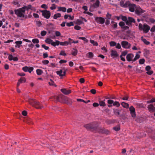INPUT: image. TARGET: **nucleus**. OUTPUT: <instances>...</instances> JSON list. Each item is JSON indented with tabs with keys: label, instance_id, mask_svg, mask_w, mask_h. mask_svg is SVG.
<instances>
[{
	"label": "nucleus",
	"instance_id": "obj_39",
	"mask_svg": "<svg viewBox=\"0 0 155 155\" xmlns=\"http://www.w3.org/2000/svg\"><path fill=\"white\" fill-rule=\"evenodd\" d=\"M110 45L111 46H114L116 45V43L114 41H112L110 42Z\"/></svg>",
	"mask_w": 155,
	"mask_h": 155
},
{
	"label": "nucleus",
	"instance_id": "obj_61",
	"mask_svg": "<svg viewBox=\"0 0 155 155\" xmlns=\"http://www.w3.org/2000/svg\"><path fill=\"white\" fill-rule=\"evenodd\" d=\"M153 71H151L150 70L147 71V73L149 75H150L152 74H153Z\"/></svg>",
	"mask_w": 155,
	"mask_h": 155
},
{
	"label": "nucleus",
	"instance_id": "obj_48",
	"mask_svg": "<svg viewBox=\"0 0 155 155\" xmlns=\"http://www.w3.org/2000/svg\"><path fill=\"white\" fill-rule=\"evenodd\" d=\"M79 38L84 41L86 42H88V41L87 39L84 37H79Z\"/></svg>",
	"mask_w": 155,
	"mask_h": 155
},
{
	"label": "nucleus",
	"instance_id": "obj_6",
	"mask_svg": "<svg viewBox=\"0 0 155 155\" xmlns=\"http://www.w3.org/2000/svg\"><path fill=\"white\" fill-rule=\"evenodd\" d=\"M84 127L87 129L90 130L92 129H94L96 127L94 126L93 123H91L87 124L84 125Z\"/></svg>",
	"mask_w": 155,
	"mask_h": 155
},
{
	"label": "nucleus",
	"instance_id": "obj_27",
	"mask_svg": "<svg viewBox=\"0 0 155 155\" xmlns=\"http://www.w3.org/2000/svg\"><path fill=\"white\" fill-rule=\"evenodd\" d=\"M59 44L62 46H67L69 44V42L67 41L61 42H60Z\"/></svg>",
	"mask_w": 155,
	"mask_h": 155
},
{
	"label": "nucleus",
	"instance_id": "obj_12",
	"mask_svg": "<svg viewBox=\"0 0 155 155\" xmlns=\"http://www.w3.org/2000/svg\"><path fill=\"white\" fill-rule=\"evenodd\" d=\"M130 2H127L125 3L123 1H121L120 2V5L122 7L124 8H126L129 5Z\"/></svg>",
	"mask_w": 155,
	"mask_h": 155
},
{
	"label": "nucleus",
	"instance_id": "obj_36",
	"mask_svg": "<svg viewBox=\"0 0 155 155\" xmlns=\"http://www.w3.org/2000/svg\"><path fill=\"white\" fill-rule=\"evenodd\" d=\"M82 23L83 22L81 21L79 19L75 21V24H77L79 25H81Z\"/></svg>",
	"mask_w": 155,
	"mask_h": 155
},
{
	"label": "nucleus",
	"instance_id": "obj_63",
	"mask_svg": "<svg viewBox=\"0 0 155 155\" xmlns=\"http://www.w3.org/2000/svg\"><path fill=\"white\" fill-rule=\"evenodd\" d=\"M13 58V56L12 55H9L8 57V59L10 61L12 60Z\"/></svg>",
	"mask_w": 155,
	"mask_h": 155
},
{
	"label": "nucleus",
	"instance_id": "obj_33",
	"mask_svg": "<svg viewBox=\"0 0 155 155\" xmlns=\"http://www.w3.org/2000/svg\"><path fill=\"white\" fill-rule=\"evenodd\" d=\"M63 100H64L63 101L64 103L68 104V101L70 100V99L67 97H64L63 98Z\"/></svg>",
	"mask_w": 155,
	"mask_h": 155
},
{
	"label": "nucleus",
	"instance_id": "obj_23",
	"mask_svg": "<svg viewBox=\"0 0 155 155\" xmlns=\"http://www.w3.org/2000/svg\"><path fill=\"white\" fill-rule=\"evenodd\" d=\"M59 44L60 41L58 40H56L55 42L53 41L51 45L54 47H55L56 46L58 45H59Z\"/></svg>",
	"mask_w": 155,
	"mask_h": 155
},
{
	"label": "nucleus",
	"instance_id": "obj_16",
	"mask_svg": "<svg viewBox=\"0 0 155 155\" xmlns=\"http://www.w3.org/2000/svg\"><path fill=\"white\" fill-rule=\"evenodd\" d=\"M37 101L35 100H34L31 98H30L29 97H28V102L31 105H32L33 106H34L35 102H36Z\"/></svg>",
	"mask_w": 155,
	"mask_h": 155
},
{
	"label": "nucleus",
	"instance_id": "obj_49",
	"mask_svg": "<svg viewBox=\"0 0 155 155\" xmlns=\"http://www.w3.org/2000/svg\"><path fill=\"white\" fill-rule=\"evenodd\" d=\"M119 25L122 27H123L125 25V23L124 22L121 21L119 23Z\"/></svg>",
	"mask_w": 155,
	"mask_h": 155
},
{
	"label": "nucleus",
	"instance_id": "obj_17",
	"mask_svg": "<svg viewBox=\"0 0 155 155\" xmlns=\"http://www.w3.org/2000/svg\"><path fill=\"white\" fill-rule=\"evenodd\" d=\"M110 55L113 57H116L118 55L117 51L114 50L111 51Z\"/></svg>",
	"mask_w": 155,
	"mask_h": 155
},
{
	"label": "nucleus",
	"instance_id": "obj_35",
	"mask_svg": "<svg viewBox=\"0 0 155 155\" xmlns=\"http://www.w3.org/2000/svg\"><path fill=\"white\" fill-rule=\"evenodd\" d=\"M140 57V55L138 54H136L134 58L133 59V61H134L137 60V59H139Z\"/></svg>",
	"mask_w": 155,
	"mask_h": 155
},
{
	"label": "nucleus",
	"instance_id": "obj_20",
	"mask_svg": "<svg viewBox=\"0 0 155 155\" xmlns=\"http://www.w3.org/2000/svg\"><path fill=\"white\" fill-rule=\"evenodd\" d=\"M57 11L58 12L62 11L64 12L66 11V8L65 7H58Z\"/></svg>",
	"mask_w": 155,
	"mask_h": 155
},
{
	"label": "nucleus",
	"instance_id": "obj_58",
	"mask_svg": "<svg viewBox=\"0 0 155 155\" xmlns=\"http://www.w3.org/2000/svg\"><path fill=\"white\" fill-rule=\"evenodd\" d=\"M150 31L152 32L155 31V25H153L152 27L150 29Z\"/></svg>",
	"mask_w": 155,
	"mask_h": 155
},
{
	"label": "nucleus",
	"instance_id": "obj_38",
	"mask_svg": "<svg viewBox=\"0 0 155 155\" xmlns=\"http://www.w3.org/2000/svg\"><path fill=\"white\" fill-rule=\"evenodd\" d=\"M32 41L34 44L38 43L39 42V40L37 38H34L33 39Z\"/></svg>",
	"mask_w": 155,
	"mask_h": 155
},
{
	"label": "nucleus",
	"instance_id": "obj_1",
	"mask_svg": "<svg viewBox=\"0 0 155 155\" xmlns=\"http://www.w3.org/2000/svg\"><path fill=\"white\" fill-rule=\"evenodd\" d=\"M138 28L140 31H143V33H147L150 29V27L149 26L146 24H144L143 25L141 23L139 24Z\"/></svg>",
	"mask_w": 155,
	"mask_h": 155
},
{
	"label": "nucleus",
	"instance_id": "obj_45",
	"mask_svg": "<svg viewBox=\"0 0 155 155\" xmlns=\"http://www.w3.org/2000/svg\"><path fill=\"white\" fill-rule=\"evenodd\" d=\"M145 60L144 59H140L139 61V63L140 64H143L144 63Z\"/></svg>",
	"mask_w": 155,
	"mask_h": 155
},
{
	"label": "nucleus",
	"instance_id": "obj_3",
	"mask_svg": "<svg viewBox=\"0 0 155 155\" xmlns=\"http://www.w3.org/2000/svg\"><path fill=\"white\" fill-rule=\"evenodd\" d=\"M42 13V15L44 18L46 19H48L51 16V12L49 11L46 10H42L41 11Z\"/></svg>",
	"mask_w": 155,
	"mask_h": 155
},
{
	"label": "nucleus",
	"instance_id": "obj_2",
	"mask_svg": "<svg viewBox=\"0 0 155 155\" xmlns=\"http://www.w3.org/2000/svg\"><path fill=\"white\" fill-rule=\"evenodd\" d=\"M14 11L15 13L17 15L18 17L22 18L24 17L25 11L24 8L23 7L15 9Z\"/></svg>",
	"mask_w": 155,
	"mask_h": 155
},
{
	"label": "nucleus",
	"instance_id": "obj_31",
	"mask_svg": "<svg viewBox=\"0 0 155 155\" xmlns=\"http://www.w3.org/2000/svg\"><path fill=\"white\" fill-rule=\"evenodd\" d=\"M23 7L24 8L25 11L26 9L28 10L29 9H32V6L31 5H29L27 6H25Z\"/></svg>",
	"mask_w": 155,
	"mask_h": 155
},
{
	"label": "nucleus",
	"instance_id": "obj_24",
	"mask_svg": "<svg viewBox=\"0 0 155 155\" xmlns=\"http://www.w3.org/2000/svg\"><path fill=\"white\" fill-rule=\"evenodd\" d=\"M53 41L52 40L49 38H47L45 40V42L46 43L49 44H51V45L52 44Z\"/></svg>",
	"mask_w": 155,
	"mask_h": 155
},
{
	"label": "nucleus",
	"instance_id": "obj_7",
	"mask_svg": "<svg viewBox=\"0 0 155 155\" xmlns=\"http://www.w3.org/2000/svg\"><path fill=\"white\" fill-rule=\"evenodd\" d=\"M129 8V10L132 12H134L135 11V9L136 8L137 6L136 5L133 4H130L129 3V5L128 6Z\"/></svg>",
	"mask_w": 155,
	"mask_h": 155
},
{
	"label": "nucleus",
	"instance_id": "obj_14",
	"mask_svg": "<svg viewBox=\"0 0 155 155\" xmlns=\"http://www.w3.org/2000/svg\"><path fill=\"white\" fill-rule=\"evenodd\" d=\"M134 19L131 17H129L127 18V21L126 22V24L127 25L130 24L131 22H135Z\"/></svg>",
	"mask_w": 155,
	"mask_h": 155
},
{
	"label": "nucleus",
	"instance_id": "obj_19",
	"mask_svg": "<svg viewBox=\"0 0 155 155\" xmlns=\"http://www.w3.org/2000/svg\"><path fill=\"white\" fill-rule=\"evenodd\" d=\"M147 107L150 111L153 112L155 110V107L152 104L148 105Z\"/></svg>",
	"mask_w": 155,
	"mask_h": 155
},
{
	"label": "nucleus",
	"instance_id": "obj_62",
	"mask_svg": "<svg viewBox=\"0 0 155 155\" xmlns=\"http://www.w3.org/2000/svg\"><path fill=\"white\" fill-rule=\"evenodd\" d=\"M42 47L45 50H48L49 48V47H48L45 46V45H42Z\"/></svg>",
	"mask_w": 155,
	"mask_h": 155
},
{
	"label": "nucleus",
	"instance_id": "obj_54",
	"mask_svg": "<svg viewBox=\"0 0 155 155\" xmlns=\"http://www.w3.org/2000/svg\"><path fill=\"white\" fill-rule=\"evenodd\" d=\"M122 20L126 22L127 21V18L125 16H123L122 17Z\"/></svg>",
	"mask_w": 155,
	"mask_h": 155
},
{
	"label": "nucleus",
	"instance_id": "obj_26",
	"mask_svg": "<svg viewBox=\"0 0 155 155\" xmlns=\"http://www.w3.org/2000/svg\"><path fill=\"white\" fill-rule=\"evenodd\" d=\"M121 105H122V106L125 108H127L129 107V104L127 103H125V102H122L121 104Z\"/></svg>",
	"mask_w": 155,
	"mask_h": 155
},
{
	"label": "nucleus",
	"instance_id": "obj_52",
	"mask_svg": "<svg viewBox=\"0 0 155 155\" xmlns=\"http://www.w3.org/2000/svg\"><path fill=\"white\" fill-rule=\"evenodd\" d=\"M114 129L116 131H118L120 130L119 126L115 127H114Z\"/></svg>",
	"mask_w": 155,
	"mask_h": 155
},
{
	"label": "nucleus",
	"instance_id": "obj_50",
	"mask_svg": "<svg viewBox=\"0 0 155 155\" xmlns=\"http://www.w3.org/2000/svg\"><path fill=\"white\" fill-rule=\"evenodd\" d=\"M55 35L56 36H59L61 35V33L60 32L56 31H55Z\"/></svg>",
	"mask_w": 155,
	"mask_h": 155
},
{
	"label": "nucleus",
	"instance_id": "obj_59",
	"mask_svg": "<svg viewBox=\"0 0 155 155\" xmlns=\"http://www.w3.org/2000/svg\"><path fill=\"white\" fill-rule=\"evenodd\" d=\"M60 55H61L65 56L66 55V54L64 51H62L60 53Z\"/></svg>",
	"mask_w": 155,
	"mask_h": 155
},
{
	"label": "nucleus",
	"instance_id": "obj_18",
	"mask_svg": "<svg viewBox=\"0 0 155 155\" xmlns=\"http://www.w3.org/2000/svg\"><path fill=\"white\" fill-rule=\"evenodd\" d=\"M61 91L63 93L66 95L68 94L71 93L70 90H67L65 89H61Z\"/></svg>",
	"mask_w": 155,
	"mask_h": 155
},
{
	"label": "nucleus",
	"instance_id": "obj_64",
	"mask_svg": "<svg viewBox=\"0 0 155 155\" xmlns=\"http://www.w3.org/2000/svg\"><path fill=\"white\" fill-rule=\"evenodd\" d=\"M67 62V61L63 60H61L59 61V63L60 64L64 63Z\"/></svg>",
	"mask_w": 155,
	"mask_h": 155
},
{
	"label": "nucleus",
	"instance_id": "obj_40",
	"mask_svg": "<svg viewBox=\"0 0 155 155\" xmlns=\"http://www.w3.org/2000/svg\"><path fill=\"white\" fill-rule=\"evenodd\" d=\"M113 105L114 106H116L117 107H118L120 106V104L118 102L115 101L114 102Z\"/></svg>",
	"mask_w": 155,
	"mask_h": 155
},
{
	"label": "nucleus",
	"instance_id": "obj_42",
	"mask_svg": "<svg viewBox=\"0 0 155 155\" xmlns=\"http://www.w3.org/2000/svg\"><path fill=\"white\" fill-rule=\"evenodd\" d=\"M56 8V6L55 4H53L51 5V6L50 7V8L52 10H54Z\"/></svg>",
	"mask_w": 155,
	"mask_h": 155
},
{
	"label": "nucleus",
	"instance_id": "obj_4",
	"mask_svg": "<svg viewBox=\"0 0 155 155\" xmlns=\"http://www.w3.org/2000/svg\"><path fill=\"white\" fill-rule=\"evenodd\" d=\"M122 47L126 49H129L131 47V44L127 41H123L121 43Z\"/></svg>",
	"mask_w": 155,
	"mask_h": 155
},
{
	"label": "nucleus",
	"instance_id": "obj_41",
	"mask_svg": "<svg viewBox=\"0 0 155 155\" xmlns=\"http://www.w3.org/2000/svg\"><path fill=\"white\" fill-rule=\"evenodd\" d=\"M66 25L68 27H70L71 26H73L74 25L73 22L71 21L69 23H66Z\"/></svg>",
	"mask_w": 155,
	"mask_h": 155
},
{
	"label": "nucleus",
	"instance_id": "obj_55",
	"mask_svg": "<svg viewBox=\"0 0 155 155\" xmlns=\"http://www.w3.org/2000/svg\"><path fill=\"white\" fill-rule=\"evenodd\" d=\"M74 28L77 30H79L81 29V27L78 25H75L74 27Z\"/></svg>",
	"mask_w": 155,
	"mask_h": 155
},
{
	"label": "nucleus",
	"instance_id": "obj_57",
	"mask_svg": "<svg viewBox=\"0 0 155 155\" xmlns=\"http://www.w3.org/2000/svg\"><path fill=\"white\" fill-rule=\"evenodd\" d=\"M115 46L116 48L117 49H120L121 48V45L120 43H118L117 44H116Z\"/></svg>",
	"mask_w": 155,
	"mask_h": 155
},
{
	"label": "nucleus",
	"instance_id": "obj_37",
	"mask_svg": "<svg viewBox=\"0 0 155 155\" xmlns=\"http://www.w3.org/2000/svg\"><path fill=\"white\" fill-rule=\"evenodd\" d=\"M21 83H24L26 81V79L25 78H21L18 80Z\"/></svg>",
	"mask_w": 155,
	"mask_h": 155
},
{
	"label": "nucleus",
	"instance_id": "obj_22",
	"mask_svg": "<svg viewBox=\"0 0 155 155\" xmlns=\"http://www.w3.org/2000/svg\"><path fill=\"white\" fill-rule=\"evenodd\" d=\"M78 52V51L77 49L73 48L71 51V54L75 56L77 54Z\"/></svg>",
	"mask_w": 155,
	"mask_h": 155
},
{
	"label": "nucleus",
	"instance_id": "obj_60",
	"mask_svg": "<svg viewBox=\"0 0 155 155\" xmlns=\"http://www.w3.org/2000/svg\"><path fill=\"white\" fill-rule=\"evenodd\" d=\"M127 54V51H124L122 52V54L121 55L125 57Z\"/></svg>",
	"mask_w": 155,
	"mask_h": 155
},
{
	"label": "nucleus",
	"instance_id": "obj_10",
	"mask_svg": "<svg viewBox=\"0 0 155 155\" xmlns=\"http://www.w3.org/2000/svg\"><path fill=\"white\" fill-rule=\"evenodd\" d=\"M33 106L38 109H41L43 107V106L41 104L37 101H36L35 102Z\"/></svg>",
	"mask_w": 155,
	"mask_h": 155
},
{
	"label": "nucleus",
	"instance_id": "obj_25",
	"mask_svg": "<svg viewBox=\"0 0 155 155\" xmlns=\"http://www.w3.org/2000/svg\"><path fill=\"white\" fill-rule=\"evenodd\" d=\"M61 16L60 13H58L55 14L53 16V18L54 19H57L58 18H60Z\"/></svg>",
	"mask_w": 155,
	"mask_h": 155
},
{
	"label": "nucleus",
	"instance_id": "obj_5",
	"mask_svg": "<svg viewBox=\"0 0 155 155\" xmlns=\"http://www.w3.org/2000/svg\"><path fill=\"white\" fill-rule=\"evenodd\" d=\"M67 70V69L64 68L59 71H57L56 73L57 74L59 75L60 76H64L65 75Z\"/></svg>",
	"mask_w": 155,
	"mask_h": 155
},
{
	"label": "nucleus",
	"instance_id": "obj_32",
	"mask_svg": "<svg viewBox=\"0 0 155 155\" xmlns=\"http://www.w3.org/2000/svg\"><path fill=\"white\" fill-rule=\"evenodd\" d=\"M105 100H104V101H101L99 102V105L101 106H105V103L104 102Z\"/></svg>",
	"mask_w": 155,
	"mask_h": 155
},
{
	"label": "nucleus",
	"instance_id": "obj_29",
	"mask_svg": "<svg viewBox=\"0 0 155 155\" xmlns=\"http://www.w3.org/2000/svg\"><path fill=\"white\" fill-rule=\"evenodd\" d=\"M90 42L93 45L97 46L98 44L97 41H95L92 40H90Z\"/></svg>",
	"mask_w": 155,
	"mask_h": 155
},
{
	"label": "nucleus",
	"instance_id": "obj_44",
	"mask_svg": "<svg viewBox=\"0 0 155 155\" xmlns=\"http://www.w3.org/2000/svg\"><path fill=\"white\" fill-rule=\"evenodd\" d=\"M28 67L25 66L23 67L22 68V70L24 71L25 72H27L28 71Z\"/></svg>",
	"mask_w": 155,
	"mask_h": 155
},
{
	"label": "nucleus",
	"instance_id": "obj_43",
	"mask_svg": "<svg viewBox=\"0 0 155 155\" xmlns=\"http://www.w3.org/2000/svg\"><path fill=\"white\" fill-rule=\"evenodd\" d=\"M47 32L46 31H43L41 32V35L42 36H45L46 35Z\"/></svg>",
	"mask_w": 155,
	"mask_h": 155
},
{
	"label": "nucleus",
	"instance_id": "obj_15",
	"mask_svg": "<svg viewBox=\"0 0 155 155\" xmlns=\"http://www.w3.org/2000/svg\"><path fill=\"white\" fill-rule=\"evenodd\" d=\"M100 4L99 1V0H96V2L91 6V7H93L94 8H97L99 6Z\"/></svg>",
	"mask_w": 155,
	"mask_h": 155
},
{
	"label": "nucleus",
	"instance_id": "obj_28",
	"mask_svg": "<svg viewBox=\"0 0 155 155\" xmlns=\"http://www.w3.org/2000/svg\"><path fill=\"white\" fill-rule=\"evenodd\" d=\"M141 39L143 42L146 45H148L150 44V42L147 41L143 37H141Z\"/></svg>",
	"mask_w": 155,
	"mask_h": 155
},
{
	"label": "nucleus",
	"instance_id": "obj_21",
	"mask_svg": "<svg viewBox=\"0 0 155 155\" xmlns=\"http://www.w3.org/2000/svg\"><path fill=\"white\" fill-rule=\"evenodd\" d=\"M22 41H17L15 42L16 44L15 47L18 48H19L20 47L21 45L22 44Z\"/></svg>",
	"mask_w": 155,
	"mask_h": 155
},
{
	"label": "nucleus",
	"instance_id": "obj_56",
	"mask_svg": "<svg viewBox=\"0 0 155 155\" xmlns=\"http://www.w3.org/2000/svg\"><path fill=\"white\" fill-rule=\"evenodd\" d=\"M41 7L42 8H44L45 9H47L48 8L47 6L45 4H43L42 5H41Z\"/></svg>",
	"mask_w": 155,
	"mask_h": 155
},
{
	"label": "nucleus",
	"instance_id": "obj_46",
	"mask_svg": "<svg viewBox=\"0 0 155 155\" xmlns=\"http://www.w3.org/2000/svg\"><path fill=\"white\" fill-rule=\"evenodd\" d=\"M88 58H92L94 56L93 54L91 52H89L88 53Z\"/></svg>",
	"mask_w": 155,
	"mask_h": 155
},
{
	"label": "nucleus",
	"instance_id": "obj_30",
	"mask_svg": "<svg viewBox=\"0 0 155 155\" xmlns=\"http://www.w3.org/2000/svg\"><path fill=\"white\" fill-rule=\"evenodd\" d=\"M36 73L38 75H41L43 73V72L41 69H37L36 70Z\"/></svg>",
	"mask_w": 155,
	"mask_h": 155
},
{
	"label": "nucleus",
	"instance_id": "obj_51",
	"mask_svg": "<svg viewBox=\"0 0 155 155\" xmlns=\"http://www.w3.org/2000/svg\"><path fill=\"white\" fill-rule=\"evenodd\" d=\"M42 62L44 64H48L49 61L47 60H45L42 61Z\"/></svg>",
	"mask_w": 155,
	"mask_h": 155
},
{
	"label": "nucleus",
	"instance_id": "obj_9",
	"mask_svg": "<svg viewBox=\"0 0 155 155\" xmlns=\"http://www.w3.org/2000/svg\"><path fill=\"white\" fill-rule=\"evenodd\" d=\"M144 11L141 9L139 7H137L135 9V13L138 15H140L142 13H143Z\"/></svg>",
	"mask_w": 155,
	"mask_h": 155
},
{
	"label": "nucleus",
	"instance_id": "obj_8",
	"mask_svg": "<svg viewBox=\"0 0 155 155\" xmlns=\"http://www.w3.org/2000/svg\"><path fill=\"white\" fill-rule=\"evenodd\" d=\"M129 110L131 116L133 117H136V114L135 108L133 106H131L130 107Z\"/></svg>",
	"mask_w": 155,
	"mask_h": 155
},
{
	"label": "nucleus",
	"instance_id": "obj_11",
	"mask_svg": "<svg viewBox=\"0 0 155 155\" xmlns=\"http://www.w3.org/2000/svg\"><path fill=\"white\" fill-rule=\"evenodd\" d=\"M95 20L97 23L101 24H104L105 21L104 18L100 17H97L95 18Z\"/></svg>",
	"mask_w": 155,
	"mask_h": 155
},
{
	"label": "nucleus",
	"instance_id": "obj_34",
	"mask_svg": "<svg viewBox=\"0 0 155 155\" xmlns=\"http://www.w3.org/2000/svg\"><path fill=\"white\" fill-rule=\"evenodd\" d=\"M114 113L116 115H119L120 110L118 109H116L114 110Z\"/></svg>",
	"mask_w": 155,
	"mask_h": 155
},
{
	"label": "nucleus",
	"instance_id": "obj_13",
	"mask_svg": "<svg viewBox=\"0 0 155 155\" xmlns=\"http://www.w3.org/2000/svg\"><path fill=\"white\" fill-rule=\"evenodd\" d=\"M134 55L132 54H129L127 55L126 58L128 61H133Z\"/></svg>",
	"mask_w": 155,
	"mask_h": 155
},
{
	"label": "nucleus",
	"instance_id": "obj_47",
	"mask_svg": "<svg viewBox=\"0 0 155 155\" xmlns=\"http://www.w3.org/2000/svg\"><path fill=\"white\" fill-rule=\"evenodd\" d=\"M33 69L34 68L33 67H29L28 71L29 72V73H31Z\"/></svg>",
	"mask_w": 155,
	"mask_h": 155
},
{
	"label": "nucleus",
	"instance_id": "obj_53",
	"mask_svg": "<svg viewBox=\"0 0 155 155\" xmlns=\"http://www.w3.org/2000/svg\"><path fill=\"white\" fill-rule=\"evenodd\" d=\"M49 84L50 85H52L54 86V83L53 81L51 80H50V81L49 82Z\"/></svg>",
	"mask_w": 155,
	"mask_h": 155
}]
</instances>
